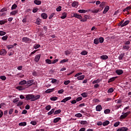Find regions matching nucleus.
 <instances>
[{
    "mask_svg": "<svg viewBox=\"0 0 131 131\" xmlns=\"http://www.w3.org/2000/svg\"><path fill=\"white\" fill-rule=\"evenodd\" d=\"M17 5L16 4H14L12 5V7H11V10H15V9H16V8H17Z\"/></svg>",
    "mask_w": 131,
    "mask_h": 131,
    "instance_id": "nucleus-56",
    "label": "nucleus"
},
{
    "mask_svg": "<svg viewBox=\"0 0 131 131\" xmlns=\"http://www.w3.org/2000/svg\"><path fill=\"white\" fill-rule=\"evenodd\" d=\"M7 22H8V20H0V25H3L5 24V23H7Z\"/></svg>",
    "mask_w": 131,
    "mask_h": 131,
    "instance_id": "nucleus-39",
    "label": "nucleus"
},
{
    "mask_svg": "<svg viewBox=\"0 0 131 131\" xmlns=\"http://www.w3.org/2000/svg\"><path fill=\"white\" fill-rule=\"evenodd\" d=\"M54 91V89H48L45 91L46 94H50V93H52Z\"/></svg>",
    "mask_w": 131,
    "mask_h": 131,
    "instance_id": "nucleus-29",
    "label": "nucleus"
},
{
    "mask_svg": "<svg viewBox=\"0 0 131 131\" xmlns=\"http://www.w3.org/2000/svg\"><path fill=\"white\" fill-rule=\"evenodd\" d=\"M34 4H35V5H37V6H39V5L41 4V1H37V0H35L34 1Z\"/></svg>",
    "mask_w": 131,
    "mask_h": 131,
    "instance_id": "nucleus-20",
    "label": "nucleus"
},
{
    "mask_svg": "<svg viewBox=\"0 0 131 131\" xmlns=\"http://www.w3.org/2000/svg\"><path fill=\"white\" fill-rule=\"evenodd\" d=\"M81 55H82L83 56H85V55H88V52L86 51H82L81 52Z\"/></svg>",
    "mask_w": 131,
    "mask_h": 131,
    "instance_id": "nucleus-50",
    "label": "nucleus"
},
{
    "mask_svg": "<svg viewBox=\"0 0 131 131\" xmlns=\"http://www.w3.org/2000/svg\"><path fill=\"white\" fill-rule=\"evenodd\" d=\"M129 113H130L129 112H127L125 113H122L123 115H121V116H120L121 119H124V118H125L127 116V115H128V114H129Z\"/></svg>",
    "mask_w": 131,
    "mask_h": 131,
    "instance_id": "nucleus-3",
    "label": "nucleus"
},
{
    "mask_svg": "<svg viewBox=\"0 0 131 131\" xmlns=\"http://www.w3.org/2000/svg\"><path fill=\"white\" fill-rule=\"evenodd\" d=\"M104 6H105V2H102L99 5V7L102 8V9H104Z\"/></svg>",
    "mask_w": 131,
    "mask_h": 131,
    "instance_id": "nucleus-52",
    "label": "nucleus"
},
{
    "mask_svg": "<svg viewBox=\"0 0 131 131\" xmlns=\"http://www.w3.org/2000/svg\"><path fill=\"white\" fill-rule=\"evenodd\" d=\"M16 77H20V78H23V77H24V75L19 73L16 75Z\"/></svg>",
    "mask_w": 131,
    "mask_h": 131,
    "instance_id": "nucleus-34",
    "label": "nucleus"
},
{
    "mask_svg": "<svg viewBox=\"0 0 131 131\" xmlns=\"http://www.w3.org/2000/svg\"><path fill=\"white\" fill-rule=\"evenodd\" d=\"M60 120H61V118L58 117L54 119L53 122L54 123H57V122H58V121H60Z\"/></svg>",
    "mask_w": 131,
    "mask_h": 131,
    "instance_id": "nucleus-23",
    "label": "nucleus"
},
{
    "mask_svg": "<svg viewBox=\"0 0 131 131\" xmlns=\"http://www.w3.org/2000/svg\"><path fill=\"white\" fill-rule=\"evenodd\" d=\"M129 46H128V45H125L123 46V48L124 49V50H126V51H128V50H129Z\"/></svg>",
    "mask_w": 131,
    "mask_h": 131,
    "instance_id": "nucleus-36",
    "label": "nucleus"
},
{
    "mask_svg": "<svg viewBox=\"0 0 131 131\" xmlns=\"http://www.w3.org/2000/svg\"><path fill=\"white\" fill-rule=\"evenodd\" d=\"M58 61H59V59H56L54 60H53V62H52V64H56V63H57V62H58Z\"/></svg>",
    "mask_w": 131,
    "mask_h": 131,
    "instance_id": "nucleus-63",
    "label": "nucleus"
},
{
    "mask_svg": "<svg viewBox=\"0 0 131 131\" xmlns=\"http://www.w3.org/2000/svg\"><path fill=\"white\" fill-rule=\"evenodd\" d=\"M40 98V95H33V99L32 100V101L33 102L34 101H36V100H38Z\"/></svg>",
    "mask_w": 131,
    "mask_h": 131,
    "instance_id": "nucleus-4",
    "label": "nucleus"
},
{
    "mask_svg": "<svg viewBox=\"0 0 131 131\" xmlns=\"http://www.w3.org/2000/svg\"><path fill=\"white\" fill-rule=\"evenodd\" d=\"M81 96H82L83 98H86V97H88V93L84 92L81 94Z\"/></svg>",
    "mask_w": 131,
    "mask_h": 131,
    "instance_id": "nucleus-41",
    "label": "nucleus"
},
{
    "mask_svg": "<svg viewBox=\"0 0 131 131\" xmlns=\"http://www.w3.org/2000/svg\"><path fill=\"white\" fill-rule=\"evenodd\" d=\"M19 101V98H16L14 100H13V103H17Z\"/></svg>",
    "mask_w": 131,
    "mask_h": 131,
    "instance_id": "nucleus-64",
    "label": "nucleus"
},
{
    "mask_svg": "<svg viewBox=\"0 0 131 131\" xmlns=\"http://www.w3.org/2000/svg\"><path fill=\"white\" fill-rule=\"evenodd\" d=\"M129 23V20H126L124 23H123V25H122V27H124V26H126Z\"/></svg>",
    "mask_w": 131,
    "mask_h": 131,
    "instance_id": "nucleus-28",
    "label": "nucleus"
},
{
    "mask_svg": "<svg viewBox=\"0 0 131 131\" xmlns=\"http://www.w3.org/2000/svg\"><path fill=\"white\" fill-rule=\"evenodd\" d=\"M51 101H57L58 100V97H53L50 98Z\"/></svg>",
    "mask_w": 131,
    "mask_h": 131,
    "instance_id": "nucleus-48",
    "label": "nucleus"
},
{
    "mask_svg": "<svg viewBox=\"0 0 131 131\" xmlns=\"http://www.w3.org/2000/svg\"><path fill=\"white\" fill-rule=\"evenodd\" d=\"M109 9H110V7L109 6H106L104 9V11L103 12V14H106V13H107V11H109Z\"/></svg>",
    "mask_w": 131,
    "mask_h": 131,
    "instance_id": "nucleus-25",
    "label": "nucleus"
},
{
    "mask_svg": "<svg viewBox=\"0 0 131 131\" xmlns=\"http://www.w3.org/2000/svg\"><path fill=\"white\" fill-rule=\"evenodd\" d=\"M11 15H12V16H15L16 14H18V10H15L11 12H10Z\"/></svg>",
    "mask_w": 131,
    "mask_h": 131,
    "instance_id": "nucleus-33",
    "label": "nucleus"
},
{
    "mask_svg": "<svg viewBox=\"0 0 131 131\" xmlns=\"http://www.w3.org/2000/svg\"><path fill=\"white\" fill-rule=\"evenodd\" d=\"M70 82V80H67V81H65L64 82V84H65V85H67L68 84H69V83Z\"/></svg>",
    "mask_w": 131,
    "mask_h": 131,
    "instance_id": "nucleus-59",
    "label": "nucleus"
},
{
    "mask_svg": "<svg viewBox=\"0 0 131 131\" xmlns=\"http://www.w3.org/2000/svg\"><path fill=\"white\" fill-rule=\"evenodd\" d=\"M41 23V20L39 18H37L36 21V24H37V25H39Z\"/></svg>",
    "mask_w": 131,
    "mask_h": 131,
    "instance_id": "nucleus-40",
    "label": "nucleus"
},
{
    "mask_svg": "<svg viewBox=\"0 0 131 131\" xmlns=\"http://www.w3.org/2000/svg\"><path fill=\"white\" fill-rule=\"evenodd\" d=\"M67 17V13H63L62 15L60 17L61 19H65Z\"/></svg>",
    "mask_w": 131,
    "mask_h": 131,
    "instance_id": "nucleus-31",
    "label": "nucleus"
},
{
    "mask_svg": "<svg viewBox=\"0 0 131 131\" xmlns=\"http://www.w3.org/2000/svg\"><path fill=\"white\" fill-rule=\"evenodd\" d=\"M102 109L103 108H102V106H101V105H98L96 107V111H98L99 112H100V111H102Z\"/></svg>",
    "mask_w": 131,
    "mask_h": 131,
    "instance_id": "nucleus-8",
    "label": "nucleus"
},
{
    "mask_svg": "<svg viewBox=\"0 0 131 131\" xmlns=\"http://www.w3.org/2000/svg\"><path fill=\"white\" fill-rule=\"evenodd\" d=\"M41 17H42L43 19H47L48 18V14L45 13H42Z\"/></svg>",
    "mask_w": 131,
    "mask_h": 131,
    "instance_id": "nucleus-18",
    "label": "nucleus"
},
{
    "mask_svg": "<svg viewBox=\"0 0 131 131\" xmlns=\"http://www.w3.org/2000/svg\"><path fill=\"white\" fill-rule=\"evenodd\" d=\"M51 106L50 105H47L45 109L46 110H47V111H50L51 110Z\"/></svg>",
    "mask_w": 131,
    "mask_h": 131,
    "instance_id": "nucleus-49",
    "label": "nucleus"
},
{
    "mask_svg": "<svg viewBox=\"0 0 131 131\" xmlns=\"http://www.w3.org/2000/svg\"><path fill=\"white\" fill-rule=\"evenodd\" d=\"M22 105H23V101H19L17 103V106H21Z\"/></svg>",
    "mask_w": 131,
    "mask_h": 131,
    "instance_id": "nucleus-62",
    "label": "nucleus"
},
{
    "mask_svg": "<svg viewBox=\"0 0 131 131\" xmlns=\"http://www.w3.org/2000/svg\"><path fill=\"white\" fill-rule=\"evenodd\" d=\"M116 73L118 74V75H121L123 73V71L122 70H117L116 71Z\"/></svg>",
    "mask_w": 131,
    "mask_h": 131,
    "instance_id": "nucleus-9",
    "label": "nucleus"
},
{
    "mask_svg": "<svg viewBox=\"0 0 131 131\" xmlns=\"http://www.w3.org/2000/svg\"><path fill=\"white\" fill-rule=\"evenodd\" d=\"M78 6V3L76 2H73L72 4V6L74 8H75V7H77Z\"/></svg>",
    "mask_w": 131,
    "mask_h": 131,
    "instance_id": "nucleus-26",
    "label": "nucleus"
},
{
    "mask_svg": "<svg viewBox=\"0 0 131 131\" xmlns=\"http://www.w3.org/2000/svg\"><path fill=\"white\" fill-rule=\"evenodd\" d=\"M71 100V97H66L61 101V103H66L68 101Z\"/></svg>",
    "mask_w": 131,
    "mask_h": 131,
    "instance_id": "nucleus-5",
    "label": "nucleus"
},
{
    "mask_svg": "<svg viewBox=\"0 0 131 131\" xmlns=\"http://www.w3.org/2000/svg\"><path fill=\"white\" fill-rule=\"evenodd\" d=\"M19 84H20V85L27 84V81L25 80H22L20 82H19Z\"/></svg>",
    "mask_w": 131,
    "mask_h": 131,
    "instance_id": "nucleus-27",
    "label": "nucleus"
},
{
    "mask_svg": "<svg viewBox=\"0 0 131 131\" xmlns=\"http://www.w3.org/2000/svg\"><path fill=\"white\" fill-rule=\"evenodd\" d=\"M27 124V123L26 122H20L18 124V125L19 126H25Z\"/></svg>",
    "mask_w": 131,
    "mask_h": 131,
    "instance_id": "nucleus-21",
    "label": "nucleus"
},
{
    "mask_svg": "<svg viewBox=\"0 0 131 131\" xmlns=\"http://www.w3.org/2000/svg\"><path fill=\"white\" fill-rule=\"evenodd\" d=\"M110 112H111V110H110L109 109H106L104 111V113L105 114H109V113H110Z\"/></svg>",
    "mask_w": 131,
    "mask_h": 131,
    "instance_id": "nucleus-38",
    "label": "nucleus"
},
{
    "mask_svg": "<svg viewBox=\"0 0 131 131\" xmlns=\"http://www.w3.org/2000/svg\"><path fill=\"white\" fill-rule=\"evenodd\" d=\"M98 39L100 43H103L104 42V38L100 37Z\"/></svg>",
    "mask_w": 131,
    "mask_h": 131,
    "instance_id": "nucleus-44",
    "label": "nucleus"
},
{
    "mask_svg": "<svg viewBox=\"0 0 131 131\" xmlns=\"http://www.w3.org/2000/svg\"><path fill=\"white\" fill-rule=\"evenodd\" d=\"M77 79H78V80H82L83 79H84V75H82L77 77Z\"/></svg>",
    "mask_w": 131,
    "mask_h": 131,
    "instance_id": "nucleus-17",
    "label": "nucleus"
},
{
    "mask_svg": "<svg viewBox=\"0 0 131 131\" xmlns=\"http://www.w3.org/2000/svg\"><path fill=\"white\" fill-rule=\"evenodd\" d=\"M30 123L31 124H32V125H36V121H32Z\"/></svg>",
    "mask_w": 131,
    "mask_h": 131,
    "instance_id": "nucleus-60",
    "label": "nucleus"
},
{
    "mask_svg": "<svg viewBox=\"0 0 131 131\" xmlns=\"http://www.w3.org/2000/svg\"><path fill=\"white\" fill-rule=\"evenodd\" d=\"M73 16L75 17V18H77V19H81V18H82L81 15L77 14V13H74Z\"/></svg>",
    "mask_w": 131,
    "mask_h": 131,
    "instance_id": "nucleus-10",
    "label": "nucleus"
},
{
    "mask_svg": "<svg viewBox=\"0 0 131 131\" xmlns=\"http://www.w3.org/2000/svg\"><path fill=\"white\" fill-rule=\"evenodd\" d=\"M130 9H131L130 6H128L123 10V12H127L128 13Z\"/></svg>",
    "mask_w": 131,
    "mask_h": 131,
    "instance_id": "nucleus-30",
    "label": "nucleus"
},
{
    "mask_svg": "<svg viewBox=\"0 0 131 131\" xmlns=\"http://www.w3.org/2000/svg\"><path fill=\"white\" fill-rule=\"evenodd\" d=\"M3 40H7L8 39V36L6 35L3 37H2Z\"/></svg>",
    "mask_w": 131,
    "mask_h": 131,
    "instance_id": "nucleus-61",
    "label": "nucleus"
},
{
    "mask_svg": "<svg viewBox=\"0 0 131 131\" xmlns=\"http://www.w3.org/2000/svg\"><path fill=\"white\" fill-rule=\"evenodd\" d=\"M6 32L3 31H0V35L3 36V35H5L6 34Z\"/></svg>",
    "mask_w": 131,
    "mask_h": 131,
    "instance_id": "nucleus-57",
    "label": "nucleus"
},
{
    "mask_svg": "<svg viewBox=\"0 0 131 131\" xmlns=\"http://www.w3.org/2000/svg\"><path fill=\"white\" fill-rule=\"evenodd\" d=\"M7 54V51L5 49H2L0 50V55H6Z\"/></svg>",
    "mask_w": 131,
    "mask_h": 131,
    "instance_id": "nucleus-13",
    "label": "nucleus"
},
{
    "mask_svg": "<svg viewBox=\"0 0 131 131\" xmlns=\"http://www.w3.org/2000/svg\"><path fill=\"white\" fill-rule=\"evenodd\" d=\"M119 124H120V122H116L114 124V126H115V127H117V126H118Z\"/></svg>",
    "mask_w": 131,
    "mask_h": 131,
    "instance_id": "nucleus-42",
    "label": "nucleus"
},
{
    "mask_svg": "<svg viewBox=\"0 0 131 131\" xmlns=\"http://www.w3.org/2000/svg\"><path fill=\"white\" fill-rule=\"evenodd\" d=\"M33 80H29L28 81H27V84H28V85H32L33 83Z\"/></svg>",
    "mask_w": 131,
    "mask_h": 131,
    "instance_id": "nucleus-12",
    "label": "nucleus"
},
{
    "mask_svg": "<svg viewBox=\"0 0 131 131\" xmlns=\"http://www.w3.org/2000/svg\"><path fill=\"white\" fill-rule=\"evenodd\" d=\"M128 130V128L126 127H121L118 128L117 131H127Z\"/></svg>",
    "mask_w": 131,
    "mask_h": 131,
    "instance_id": "nucleus-6",
    "label": "nucleus"
},
{
    "mask_svg": "<svg viewBox=\"0 0 131 131\" xmlns=\"http://www.w3.org/2000/svg\"><path fill=\"white\" fill-rule=\"evenodd\" d=\"M61 113V110H58L54 112V114L57 115Z\"/></svg>",
    "mask_w": 131,
    "mask_h": 131,
    "instance_id": "nucleus-51",
    "label": "nucleus"
},
{
    "mask_svg": "<svg viewBox=\"0 0 131 131\" xmlns=\"http://www.w3.org/2000/svg\"><path fill=\"white\" fill-rule=\"evenodd\" d=\"M45 62L47 64H52V60H51V59H46Z\"/></svg>",
    "mask_w": 131,
    "mask_h": 131,
    "instance_id": "nucleus-37",
    "label": "nucleus"
},
{
    "mask_svg": "<svg viewBox=\"0 0 131 131\" xmlns=\"http://www.w3.org/2000/svg\"><path fill=\"white\" fill-rule=\"evenodd\" d=\"M99 41L98 38H95L94 40V43H95V45H99Z\"/></svg>",
    "mask_w": 131,
    "mask_h": 131,
    "instance_id": "nucleus-35",
    "label": "nucleus"
},
{
    "mask_svg": "<svg viewBox=\"0 0 131 131\" xmlns=\"http://www.w3.org/2000/svg\"><path fill=\"white\" fill-rule=\"evenodd\" d=\"M75 117H82V114H80V113H78L76 114V115H75Z\"/></svg>",
    "mask_w": 131,
    "mask_h": 131,
    "instance_id": "nucleus-46",
    "label": "nucleus"
},
{
    "mask_svg": "<svg viewBox=\"0 0 131 131\" xmlns=\"http://www.w3.org/2000/svg\"><path fill=\"white\" fill-rule=\"evenodd\" d=\"M0 79H2V80H6V79H7V77H6V76H0Z\"/></svg>",
    "mask_w": 131,
    "mask_h": 131,
    "instance_id": "nucleus-53",
    "label": "nucleus"
},
{
    "mask_svg": "<svg viewBox=\"0 0 131 131\" xmlns=\"http://www.w3.org/2000/svg\"><path fill=\"white\" fill-rule=\"evenodd\" d=\"M113 92H114V90L113 89V88H110L108 91H107V93L108 94H112V93H113Z\"/></svg>",
    "mask_w": 131,
    "mask_h": 131,
    "instance_id": "nucleus-32",
    "label": "nucleus"
},
{
    "mask_svg": "<svg viewBox=\"0 0 131 131\" xmlns=\"http://www.w3.org/2000/svg\"><path fill=\"white\" fill-rule=\"evenodd\" d=\"M101 81H102V80L100 79H97L96 80H94L92 82V83L93 84H95L96 83H99V82H101Z\"/></svg>",
    "mask_w": 131,
    "mask_h": 131,
    "instance_id": "nucleus-16",
    "label": "nucleus"
},
{
    "mask_svg": "<svg viewBox=\"0 0 131 131\" xmlns=\"http://www.w3.org/2000/svg\"><path fill=\"white\" fill-rule=\"evenodd\" d=\"M26 100H33V95L32 94H28L26 95Z\"/></svg>",
    "mask_w": 131,
    "mask_h": 131,
    "instance_id": "nucleus-2",
    "label": "nucleus"
},
{
    "mask_svg": "<svg viewBox=\"0 0 131 131\" xmlns=\"http://www.w3.org/2000/svg\"><path fill=\"white\" fill-rule=\"evenodd\" d=\"M123 57H124V54H121L118 57L119 60H122V59H123Z\"/></svg>",
    "mask_w": 131,
    "mask_h": 131,
    "instance_id": "nucleus-47",
    "label": "nucleus"
},
{
    "mask_svg": "<svg viewBox=\"0 0 131 131\" xmlns=\"http://www.w3.org/2000/svg\"><path fill=\"white\" fill-rule=\"evenodd\" d=\"M40 56H41L40 54H38L35 56V59H34L35 62L37 63V62L39 61V59H40Z\"/></svg>",
    "mask_w": 131,
    "mask_h": 131,
    "instance_id": "nucleus-7",
    "label": "nucleus"
},
{
    "mask_svg": "<svg viewBox=\"0 0 131 131\" xmlns=\"http://www.w3.org/2000/svg\"><path fill=\"white\" fill-rule=\"evenodd\" d=\"M15 46H17L16 43H14L13 45H8L7 47V48L8 49V50H10V49H13V48H14V47H15Z\"/></svg>",
    "mask_w": 131,
    "mask_h": 131,
    "instance_id": "nucleus-11",
    "label": "nucleus"
},
{
    "mask_svg": "<svg viewBox=\"0 0 131 131\" xmlns=\"http://www.w3.org/2000/svg\"><path fill=\"white\" fill-rule=\"evenodd\" d=\"M62 10V7L59 6L56 8L57 12H60Z\"/></svg>",
    "mask_w": 131,
    "mask_h": 131,
    "instance_id": "nucleus-54",
    "label": "nucleus"
},
{
    "mask_svg": "<svg viewBox=\"0 0 131 131\" xmlns=\"http://www.w3.org/2000/svg\"><path fill=\"white\" fill-rule=\"evenodd\" d=\"M100 59L102 60H107L108 59V56L106 55H103L100 56Z\"/></svg>",
    "mask_w": 131,
    "mask_h": 131,
    "instance_id": "nucleus-15",
    "label": "nucleus"
},
{
    "mask_svg": "<svg viewBox=\"0 0 131 131\" xmlns=\"http://www.w3.org/2000/svg\"><path fill=\"white\" fill-rule=\"evenodd\" d=\"M81 124H88V122L86 121H81L80 122Z\"/></svg>",
    "mask_w": 131,
    "mask_h": 131,
    "instance_id": "nucleus-58",
    "label": "nucleus"
},
{
    "mask_svg": "<svg viewBox=\"0 0 131 131\" xmlns=\"http://www.w3.org/2000/svg\"><path fill=\"white\" fill-rule=\"evenodd\" d=\"M40 45L37 44V45H35L33 48L35 49V50H36V49H38V48H40Z\"/></svg>",
    "mask_w": 131,
    "mask_h": 131,
    "instance_id": "nucleus-55",
    "label": "nucleus"
},
{
    "mask_svg": "<svg viewBox=\"0 0 131 131\" xmlns=\"http://www.w3.org/2000/svg\"><path fill=\"white\" fill-rule=\"evenodd\" d=\"M86 12H89V10H85L84 9H80L78 10V12L81 13V14H84V13H86Z\"/></svg>",
    "mask_w": 131,
    "mask_h": 131,
    "instance_id": "nucleus-14",
    "label": "nucleus"
},
{
    "mask_svg": "<svg viewBox=\"0 0 131 131\" xmlns=\"http://www.w3.org/2000/svg\"><path fill=\"white\" fill-rule=\"evenodd\" d=\"M54 112H55V109L53 108L51 110V111L48 112V115H52V114H53V113H54Z\"/></svg>",
    "mask_w": 131,
    "mask_h": 131,
    "instance_id": "nucleus-45",
    "label": "nucleus"
},
{
    "mask_svg": "<svg viewBox=\"0 0 131 131\" xmlns=\"http://www.w3.org/2000/svg\"><path fill=\"white\" fill-rule=\"evenodd\" d=\"M89 11H91V12L94 14H97V13H99V9L89 10Z\"/></svg>",
    "mask_w": 131,
    "mask_h": 131,
    "instance_id": "nucleus-19",
    "label": "nucleus"
},
{
    "mask_svg": "<svg viewBox=\"0 0 131 131\" xmlns=\"http://www.w3.org/2000/svg\"><path fill=\"white\" fill-rule=\"evenodd\" d=\"M116 78H117V77H113L111 78L108 81V82H112V81H114V80H115V79H116Z\"/></svg>",
    "mask_w": 131,
    "mask_h": 131,
    "instance_id": "nucleus-22",
    "label": "nucleus"
},
{
    "mask_svg": "<svg viewBox=\"0 0 131 131\" xmlns=\"http://www.w3.org/2000/svg\"><path fill=\"white\" fill-rule=\"evenodd\" d=\"M16 90H18V91H23L24 88L22 86H18L16 87Z\"/></svg>",
    "mask_w": 131,
    "mask_h": 131,
    "instance_id": "nucleus-43",
    "label": "nucleus"
},
{
    "mask_svg": "<svg viewBox=\"0 0 131 131\" xmlns=\"http://www.w3.org/2000/svg\"><path fill=\"white\" fill-rule=\"evenodd\" d=\"M22 41L23 42H31V40L30 38L27 37H24L22 38Z\"/></svg>",
    "mask_w": 131,
    "mask_h": 131,
    "instance_id": "nucleus-1",
    "label": "nucleus"
},
{
    "mask_svg": "<svg viewBox=\"0 0 131 131\" xmlns=\"http://www.w3.org/2000/svg\"><path fill=\"white\" fill-rule=\"evenodd\" d=\"M110 123V122H109V121L108 120H106L102 123V125L103 126H106V125H108V124H109Z\"/></svg>",
    "mask_w": 131,
    "mask_h": 131,
    "instance_id": "nucleus-24",
    "label": "nucleus"
}]
</instances>
